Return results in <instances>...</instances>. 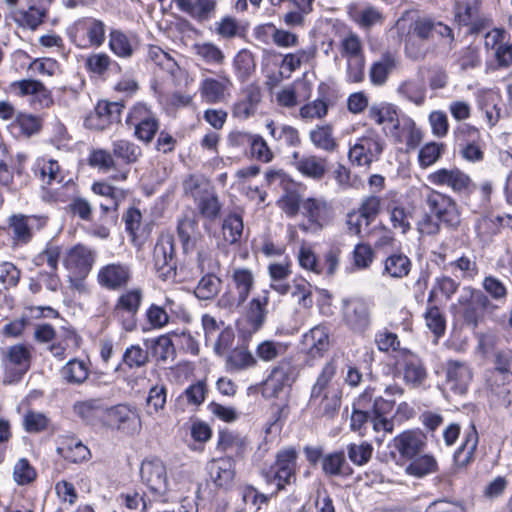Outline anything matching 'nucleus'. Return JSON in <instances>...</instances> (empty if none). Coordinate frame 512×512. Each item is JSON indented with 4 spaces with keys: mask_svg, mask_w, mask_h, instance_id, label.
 <instances>
[{
    "mask_svg": "<svg viewBox=\"0 0 512 512\" xmlns=\"http://www.w3.org/2000/svg\"><path fill=\"white\" fill-rule=\"evenodd\" d=\"M197 222L191 218H183L178 222L177 233L185 253L195 246Z\"/></svg>",
    "mask_w": 512,
    "mask_h": 512,
    "instance_id": "13d9d810",
    "label": "nucleus"
},
{
    "mask_svg": "<svg viewBox=\"0 0 512 512\" xmlns=\"http://www.w3.org/2000/svg\"><path fill=\"white\" fill-rule=\"evenodd\" d=\"M245 440L238 433L230 430H221L218 434L216 449L221 452H234L236 455L243 452Z\"/></svg>",
    "mask_w": 512,
    "mask_h": 512,
    "instance_id": "3c124183",
    "label": "nucleus"
},
{
    "mask_svg": "<svg viewBox=\"0 0 512 512\" xmlns=\"http://www.w3.org/2000/svg\"><path fill=\"white\" fill-rule=\"evenodd\" d=\"M438 470V463L432 455H422L414 458L406 467L407 474L418 478L435 473Z\"/></svg>",
    "mask_w": 512,
    "mask_h": 512,
    "instance_id": "603ef678",
    "label": "nucleus"
},
{
    "mask_svg": "<svg viewBox=\"0 0 512 512\" xmlns=\"http://www.w3.org/2000/svg\"><path fill=\"white\" fill-rule=\"evenodd\" d=\"M196 202L198 209L203 217L211 220L218 217L221 210V205L219 203L218 197L214 194L212 189H209Z\"/></svg>",
    "mask_w": 512,
    "mask_h": 512,
    "instance_id": "680f3d73",
    "label": "nucleus"
},
{
    "mask_svg": "<svg viewBox=\"0 0 512 512\" xmlns=\"http://www.w3.org/2000/svg\"><path fill=\"white\" fill-rule=\"evenodd\" d=\"M39 174L43 184L41 198L48 203L66 202L68 195L63 185V171L56 160H43L40 164Z\"/></svg>",
    "mask_w": 512,
    "mask_h": 512,
    "instance_id": "0eeeda50",
    "label": "nucleus"
},
{
    "mask_svg": "<svg viewBox=\"0 0 512 512\" xmlns=\"http://www.w3.org/2000/svg\"><path fill=\"white\" fill-rule=\"evenodd\" d=\"M297 452L294 448L280 450L276 460L269 468L262 469V476L267 483H276L277 492L296 481Z\"/></svg>",
    "mask_w": 512,
    "mask_h": 512,
    "instance_id": "20e7f679",
    "label": "nucleus"
},
{
    "mask_svg": "<svg viewBox=\"0 0 512 512\" xmlns=\"http://www.w3.org/2000/svg\"><path fill=\"white\" fill-rule=\"evenodd\" d=\"M287 349L288 346L284 343L265 340L258 344L256 348V355L260 360L270 362L283 356Z\"/></svg>",
    "mask_w": 512,
    "mask_h": 512,
    "instance_id": "4d7b16f0",
    "label": "nucleus"
},
{
    "mask_svg": "<svg viewBox=\"0 0 512 512\" xmlns=\"http://www.w3.org/2000/svg\"><path fill=\"white\" fill-rule=\"evenodd\" d=\"M31 364V353L23 344L10 346L4 352L2 366L4 370L3 383L16 384L28 372Z\"/></svg>",
    "mask_w": 512,
    "mask_h": 512,
    "instance_id": "6e6552de",
    "label": "nucleus"
},
{
    "mask_svg": "<svg viewBox=\"0 0 512 512\" xmlns=\"http://www.w3.org/2000/svg\"><path fill=\"white\" fill-rule=\"evenodd\" d=\"M105 24L103 21L84 17L77 20L71 28L72 41L80 48L100 47L105 41Z\"/></svg>",
    "mask_w": 512,
    "mask_h": 512,
    "instance_id": "9b49d317",
    "label": "nucleus"
},
{
    "mask_svg": "<svg viewBox=\"0 0 512 512\" xmlns=\"http://www.w3.org/2000/svg\"><path fill=\"white\" fill-rule=\"evenodd\" d=\"M390 222L395 230L406 234L411 230V222L413 219V212L411 209L401 205L393 206L390 211Z\"/></svg>",
    "mask_w": 512,
    "mask_h": 512,
    "instance_id": "5fc2aeb1",
    "label": "nucleus"
},
{
    "mask_svg": "<svg viewBox=\"0 0 512 512\" xmlns=\"http://www.w3.org/2000/svg\"><path fill=\"white\" fill-rule=\"evenodd\" d=\"M105 413L110 424L119 431L128 435H136L140 432L142 424L137 408L118 404L110 408L106 407Z\"/></svg>",
    "mask_w": 512,
    "mask_h": 512,
    "instance_id": "f8f14e48",
    "label": "nucleus"
},
{
    "mask_svg": "<svg viewBox=\"0 0 512 512\" xmlns=\"http://www.w3.org/2000/svg\"><path fill=\"white\" fill-rule=\"evenodd\" d=\"M88 363L77 358L70 359L61 369V378L70 385H81L89 377Z\"/></svg>",
    "mask_w": 512,
    "mask_h": 512,
    "instance_id": "e433bc0d",
    "label": "nucleus"
},
{
    "mask_svg": "<svg viewBox=\"0 0 512 512\" xmlns=\"http://www.w3.org/2000/svg\"><path fill=\"white\" fill-rule=\"evenodd\" d=\"M112 153L114 157L129 165L138 161L142 155V150L130 140L117 139L112 142Z\"/></svg>",
    "mask_w": 512,
    "mask_h": 512,
    "instance_id": "37998d69",
    "label": "nucleus"
},
{
    "mask_svg": "<svg viewBox=\"0 0 512 512\" xmlns=\"http://www.w3.org/2000/svg\"><path fill=\"white\" fill-rule=\"evenodd\" d=\"M336 364L334 361H328L321 369L315 383L311 388L310 396H317L325 392L338 391L332 384L336 375Z\"/></svg>",
    "mask_w": 512,
    "mask_h": 512,
    "instance_id": "a18cd8bd",
    "label": "nucleus"
},
{
    "mask_svg": "<svg viewBox=\"0 0 512 512\" xmlns=\"http://www.w3.org/2000/svg\"><path fill=\"white\" fill-rule=\"evenodd\" d=\"M491 390L499 403L504 406L512 404V373L505 371L492 378Z\"/></svg>",
    "mask_w": 512,
    "mask_h": 512,
    "instance_id": "49530a36",
    "label": "nucleus"
},
{
    "mask_svg": "<svg viewBox=\"0 0 512 512\" xmlns=\"http://www.w3.org/2000/svg\"><path fill=\"white\" fill-rule=\"evenodd\" d=\"M396 92L402 99L420 107L426 102L427 89L423 80L406 79L397 87Z\"/></svg>",
    "mask_w": 512,
    "mask_h": 512,
    "instance_id": "473e14b6",
    "label": "nucleus"
},
{
    "mask_svg": "<svg viewBox=\"0 0 512 512\" xmlns=\"http://www.w3.org/2000/svg\"><path fill=\"white\" fill-rule=\"evenodd\" d=\"M290 163L299 174L314 181L322 180L328 172L327 159L314 154L294 151Z\"/></svg>",
    "mask_w": 512,
    "mask_h": 512,
    "instance_id": "4468645a",
    "label": "nucleus"
},
{
    "mask_svg": "<svg viewBox=\"0 0 512 512\" xmlns=\"http://www.w3.org/2000/svg\"><path fill=\"white\" fill-rule=\"evenodd\" d=\"M137 47L136 37L127 35L121 30H112L109 33V48L120 58L132 57Z\"/></svg>",
    "mask_w": 512,
    "mask_h": 512,
    "instance_id": "c9c22d12",
    "label": "nucleus"
},
{
    "mask_svg": "<svg viewBox=\"0 0 512 512\" xmlns=\"http://www.w3.org/2000/svg\"><path fill=\"white\" fill-rule=\"evenodd\" d=\"M132 279V269L122 262L109 263L102 266L97 273L99 285L107 290H121L128 286Z\"/></svg>",
    "mask_w": 512,
    "mask_h": 512,
    "instance_id": "ddd939ff",
    "label": "nucleus"
},
{
    "mask_svg": "<svg viewBox=\"0 0 512 512\" xmlns=\"http://www.w3.org/2000/svg\"><path fill=\"white\" fill-rule=\"evenodd\" d=\"M95 259L96 253L94 250L78 244L68 250L63 263L74 274L86 276L92 269Z\"/></svg>",
    "mask_w": 512,
    "mask_h": 512,
    "instance_id": "aec40b11",
    "label": "nucleus"
},
{
    "mask_svg": "<svg viewBox=\"0 0 512 512\" xmlns=\"http://www.w3.org/2000/svg\"><path fill=\"white\" fill-rule=\"evenodd\" d=\"M105 411L106 405L101 398L77 401L73 405L74 414L89 424H93Z\"/></svg>",
    "mask_w": 512,
    "mask_h": 512,
    "instance_id": "f704fd0d",
    "label": "nucleus"
},
{
    "mask_svg": "<svg viewBox=\"0 0 512 512\" xmlns=\"http://www.w3.org/2000/svg\"><path fill=\"white\" fill-rule=\"evenodd\" d=\"M232 82L230 78L224 74H219L218 78L205 77L199 85V93L202 100L209 104H217L226 101L229 95Z\"/></svg>",
    "mask_w": 512,
    "mask_h": 512,
    "instance_id": "a211bd4d",
    "label": "nucleus"
},
{
    "mask_svg": "<svg viewBox=\"0 0 512 512\" xmlns=\"http://www.w3.org/2000/svg\"><path fill=\"white\" fill-rule=\"evenodd\" d=\"M256 358L247 347H235L226 356L225 368L230 373L241 372L255 367Z\"/></svg>",
    "mask_w": 512,
    "mask_h": 512,
    "instance_id": "72a5a7b5",
    "label": "nucleus"
},
{
    "mask_svg": "<svg viewBox=\"0 0 512 512\" xmlns=\"http://www.w3.org/2000/svg\"><path fill=\"white\" fill-rule=\"evenodd\" d=\"M308 136L316 149L327 153H333L339 146L337 139L334 137V128L329 123L316 125L309 131Z\"/></svg>",
    "mask_w": 512,
    "mask_h": 512,
    "instance_id": "2f4dec72",
    "label": "nucleus"
},
{
    "mask_svg": "<svg viewBox=\"0 0 512 512\" xmlns=\"http://www.w3.org/2000/svg\"><path fill=\"white\" fill-rule=\"evenodd\" d=\"M479 0H456L453 5L454 21L459 26H468L479 13Z\"/></svg>",
    "mask_w": 512,
    "mask_h": 512,
    "instance_id": "de8ad7c7",
    "label": "nucleus"
},
{
    "mask_svg": "<svg viewBox=\"0 0 512 512\" xmlns=\"http://www.w3.org/2000/svg\"><path fill=\"white\" fill-rule=\"evenodd\" d=\"M266 128L271 137L276 141L283 142L290 147H299L301 145L299 131L291 125H275L273 121H269L266 124Z\"/></svg>",
    "mask_w": 512,
    "mask_h": 512,
    "instance_id": "79ce46f5",
    "label": "nucleus"
},
{
    "mask_svg": "<svg viewBox=\"0 0 512 512\" xmlns=\"http://www.w3.org/2000/svg\"><path fill=\"white\" fill-rule=\"evenodd\" d=\"M244 224L242 216L238 213L228 214L222 223V236L224 244H218L219 253L228 256V245L240 242L243 234Z\"/></svg>",
    "mask_w": 512,
    "mask_h": 512,
    "instance_id": "cd10ccee",
    "label": "nucleus"
},
{
    "mask_svg": "<svg viewBox=\"0 0 512 512\" xmlns=\"http://www.w3.org/2000/svg\"><path fill=\"white\" fill-rule=\"evenodd\" d=\"M47 13V5L43 3L37 5L30 0L27 8L15 9L12 12V18L18 26L36 30L43 23Z\"/></svg>",
    "mask_w": 512,
    "mask_h": 512,
    "instance_id": "393cba45",
    "label": "nucleus"
},
{
    "mask_svg": "<svg viewBox=\"0 0 512 512\" xmlns=\"http://www.w3.org/2000/svg\"><path fill=\"white\" fill-rule=\"evenodd\" d=\"M12 127L19 129V136L30 137L40 131L42 119L32 114L20 113L17 114Z\"/></svg>",
    "mask_w": 512,
    "mask_h": 512,
    "instance_id": "6e6d98bb",
    "label": "nucleus"
},
{
    "mask_svg": "<svg viewBox=\"0 0 512 512\" xmlns=\"http://www.w3.org/2000/svg\"><path fill=\"white\" fill-rule=\"evenodd\" d=\"M302 350L313 359L322 358L330 347L329 329L316 325L302 336Z\"/></svg>",
    "mask_w": 512,
    "mask_h": 512,
    "instance_id": "412c9836",
    "label": "nucleus"
},
{
    "mask_svg": "<svg viewBox=\"0 0 512 512\" xmlns=\"http://www.w3.org/2000/svg\"><path fill=\"white\" fill-rule=\"evenodd\" d=\"M153 263L158 277L163 281L175 279L177 260L171 234L159 236L153 250Z\"/></svg>",
    "mask_w": 512,
    "mask_h": 512,
    "instance_id": "1a4fd4ad",
    "label": "nucleus"
},
{
    "mask_svg": "<svg viewBox=\"0 0 512 512\" xmlns=\"http://www.w3.org/2000/svg\"><path fill=\"white\" fill-rule=\"evenodd\" d=\"M123 108L124 105L120 102L99 101L85 118V126L89 129L105 130L120 120Z\"/></svg>",
    "mask_w": 512,
    "mask_h": 512,
    "instance_id": "2eb2a0df",
    "label": "nucleus"
},
{
    "mask_svg": "<svg viewBox=\"0 0 512 512\" xmlns=\"http://www.w3.org/2000/svg\"><path fill=\"white\" fill-rule=\"evenodd\" d=\"M123 221L125 223V230L131 238L134 245H140L139 230L142 223V214L139 209L130 207L123 214Z\"/></svg>",
    "mask_w": 512,
    "mask_h": 512,
    "instance_id": "052dcab7",
    "label": "nucleus"
},
{
    "mask_svg": "<svg viewBox=\"0 0 512 512\" xmlns=\"http://www.w3.org/2000/svg\"><path fill=\"white\" fill-rule=\"evenodd\" d=\"M425 435L417 430H407L393 439V447L404 458L416 457L425 447Z\"/></svg>",
    "mask_w": 512,
    "mask_h": 512,
    "instance_id": "b1692460",
    "label": "nucleus"
},
{
    "mask_svg": "<svg viewBox=\"0 0 512 512\" xmlns=\"http://www.w3.org/2000/svg\"><path fill=\"white\" fill-rule=\"evenodd\" d=\"M372 305L363 297L342 300V313L345 324L355 333H365L371 326Z\"/></svg>",
    "mask_w": 512,
    "mask_h": 512,
    "instance_id": "9d476101",
    "label": "nucleus"
},
{
    "mask_svg": "<svg viewBox=\"0 0 512 512\" xmlns=\"http://www.w3.org/2000/svg\"><path fill=\"white\" fill-rule=\"evenodd\" d=\"M316 54V48L307 47L297 50L294 53L284 55L281 61V68L290 73L299 69L303 64H308Z\"/></svg>",
    "mask_w": 512,
    "mask_h": 512,
    "instance_id": "8fccbe9b",
    "label": "nucleus"
},
{
    "mask_svg": "<svg viewBox=\"0 0 512 512\" xmlns=\"http://www.w3.org/2000/svg\"><path fill=\"white\" fill-rule=\"evenodd\" d=\"M399 64L395 53L384 52L381 57L374 61L369 69V78L373 86L381 87L386 84L390 74Z\"/></svg>",
    "mask_w": 512,
    "mask_h": 512,
    "instance_id": "bb28decb",
    "label": "nucleus"
},
{
    "mask_svg": "<svg viewBox=\"0 0 512 512\" xmlns=\"http://www.w3.org/2000/svg\"><path fill=\"white\" fill-rule=\"evenodd\" d=\"M422 217L417 222L421 235H436L441 230V223L456 229L460 225V211L456 201L444 193L425 187L420 193Z\"/></svg>",
    "mask_w": 512,
    "mask_h": 512,
    "instance_id": "f257e3e1",
    "label": "nucleus"
},
{
    "mask_svg": "<svg viewBox=\"0 0 512 512\" xmlns=\"http://www.w3.org/2000/svg\"><path fill=\"white\" fill-rule=\"evenodd\" d=\"M346 459L344 452H333L322 458V470L328 476H339L344 474Z\"/></svg>",
    "mask_w": 512,
    "mask_h": 512,
    "instance_id": "338daca9",
    "label": "nucleus"
},
{
    "mask_svg": "<svg viewBox=\"0 0 512 512\" xmlns=\"http://www.w3.org/2000/svg\"><path fill=\"white\" fill-rule=\"evenodd\" d=\"M406 352V350H404ZM427 377V371L422 360L407 351L404 365V379L407 383L417 387L420 386Z\"/></svg>",
    "mask_w": 512,
    "mask_h": 512,
    "instance_id": "a19ab883",
    "label": "nucleus"
},
{
    "mask_svg": "<svg viewBox=\"0 0 512 512\" xmlns=\"http://www.w3.org/2000/svg\"><path fill=\"white\" fill-rule=\"evenodd\" d=\"M426 326L436 336L441 337L445 333L446 320L441 310L436 306H429L424 314Z\"/></svg>",
    "mask_w": 512,
    "mask_h": 512,
    "instance_id": "e2e57ef3",
    "label": "nucleus"
},
{
    "mask_svg": "<svg viewBox=\"0 0 512 512\" xmlns=\"http://www.w3.org/2000/svg\"><path fill=\"white\" fill-rule=\"evenodd\" d=\"M295 380V369L288 359L281 360L265 381L264 391L271 397H277L286 386Z\"/></svg>",
    "mask_w": 512,
    "mask_h": 512,
    "instance_id": "6ab92c4d",
    "label": "nucleus"
},
{
    "mask_svg": "<svg viewBox=\"0 0 512 512\" xmlns=\"http://www.w3.org/2000/svg\"><path fill=\"white\" fill-rule=\"evenodd\" d=\"M142 481L156 495H163L168 489L166 467L159 459L144 460L140 467Z\"/></svg>",
    "mask_w": 512,
    "mask_h": 512,
    "instance_id": "dca6fc26",
    "label": "nucleus"
},
{
    "mask_svg": "<svg viewBox=\"0 0 512 512\" xmlns=\"http://www.w3.org/2000/svg\"><path fill=\"white\" fill-rule=\"evenodd\" d=\"M329 211V205L323 198H307L301 203V212L310 224L317 228L322 227Z\"/></svg>",
    "mask_w": 512,
    "mask_h": 512,
    "instance_id": "4c0bfd02",
    "label": "nucleus"
},
{
    "mask_svg": "<svg viewBox=\"0 0 512 512\" xmlns=\"http://www.w3.org/2000/svg\"><path fill=\"white\" fill-rule=\"evenodd\" d=\"M57 451L64 459L73 463L86 461L91 455L90 450L81 441L74 438L63 442L62 446L57 448Z\"/></svg>",
    "mask_w": 512,
    "mask_h": 512,
    "instance_id": "c03bdc74",
    "label": "nucleus"
},
{
    "mask_svg": "<svg viewBox=\"0 0 512 512\" xmlns=\"http://www.w3.org/2000/svg\"><path fill=\"white\" fill-rule=\"evenodd\" d=\"M384 148L383 137L377 130L369 128L354 142H350L348 159L353 166L369 169L374 162L380 160Z\"/></svg>",
    "mask_w": 512,
    "mask_h": 512,
    "instance_id": "7ed1b4c3",
    "label": "nucleus"
},
{
    "mask_svg": "<svg viewBox=\"0 0 512 512\" xmlns=\"http://www.w3.org/2000/svg\"><path fill=\"white\" fill-rule=\"evenodd\" d=\"M395 401L385 399L382 396H375V389L367 387L357 398L354 407L362 410H368L370 413H391Z\"/></svg>",
    "mask_w": 512,
    "mask_h": 512,
    "instance_id": "c756f323",
    "label": "nucleus"
},
{
    "mask_svg": "<svg viewBox=\"0 0 512 512\" xmlns=\"http://www.w3.org/2000/svg\"><path fill=\"white\" fill-rule=\"evenodd\" d=\"M207 471L214 485L229 489L235 478V462L231 457L213 459L207 464Z\"/></svg>",
    "mask_w": 512,
    "mask_h": 512,
    "instance_id": "5701e85b",
    "label": "nucleus"
},
{
    "mask_svg": "<svg viewBox=\"0 0 512 512\" xmlns=\"http://www.w3.org/2000/svg\"><path fill=\"white\" fill-rule=\"evenodd\" d=\"M446 385L455 394L463 395L467 392L472 380L469 365L460 360H448L445 365Z\"/></svg>",
    "mask_w": 512,
    "mask_h": 512,
    "instance_id": "f3484780",
    "label": "nucleus"
},
{
    "mask_svg": "<svg viewBox=\"0 0 512 512\" xmlns=\"http://www.w3.org/2000/svg\"><path fill=\"white\" fill-rule=\"evenodd\" d=\"M222 280L213 273H206L198 281L194 294L199 300L213 299L221 289Z\"/></svg>",
    "mask_w": 512,
    "mask_h": 512,
    "instance_id": "09e8293b",
    "label": "nucleus"
},
{
    "mask_svg": "<svg viewBox=\"0 0 512 512\" xmlns=\"http://www.w3.org/2000/svg\"><path fill=\"white\" fill-rule=\"evenodd\" d=\"M341 391L325 392L317 396H310L308 406L317 416L333 419L341 406Z\"/></svg>",
    "mask_w": 512,
    "mask_h": 512,
    "instance_id": "a878e982",
    "label": "nucleus"
},
{
    "mask_svg": "<svg viewBox=\"0 0 512 512\" xmlns=\"http://www.w3.org/2000/svg\"><path fill=\"white\" fill-rule=\"evenodd\" d=\"M30 217L24 215H12L8 220L9 233L13 243L18 246L28 244L32 239V230L29 224Z\"/></svg>",
    "mask_w": 512,
    "mask_h": 512,
    "instance_id": "ea45409f",
    "label": "nucleus"
},
{
    "mask_svg": "<svg viewBox=\"0 0 512 512\" xmlns=\"http://www.w3.org/2000/svg\"><path fill=\"white\" fill-rule=\"evenodd\" d=\"M147 58L170 73H174L178 68L176 61L170 56V54L156 45H150L148 47Z\"/></svg>",
    "mask_w": 512,
    "mask_h": 512,
    "instance_id": "774afa93",
    "label": "nucleus"
},
{
    "mask_svg": "<svg viewBox=\"0 0 512 512\" xmlns=\"http://www.w3.org/2000/svg\"><path fill=\"white\" fill-rule=\"evenodd\" d=\"M479 435L474 424H471L464 432V440L453 455L455 466L465 468L475 456Z\"/></svg>",
    "mask_w": 512,
    "mask_h": 512,
    "instance_id": "c85d7f7f",
    "label": "nucleus"
},
{
    "mask_svg": "<svg viewBox=\"0 0 512 512\" xmlns=\"http://www.w3.org/2000/svg\"><path fill=\"white\" fill-rule=\"evenodd\" d=\"M293 298L296 299L298 305L303 308H310L313 305L312 286L305 279H295L290 285V291Z\"/></svg>",
    "mask_w": 512,
    "mask_h": 512,
    "instance_id": "bf43d9fd",
    "label": "nucleus"
},
{
    "mask_svg": "<svg viewBox=\"0 0 512 512\" xmlns=\"http://www.w3.org/2000/svg\"><path fill=\"white\" fill-rule=\"evenodd\" d=\"M182 12L198 21L209 20L215 13V0H174Z\"/></svg>",
    "mask_w": 512,
    "mask_h": 512,
    "instance_id": "7c9ffc66",
    "label": "nucleus"
},
{
    "mask_svg": "<svg viewBox=\"0 0 512 512\" xmlns=\"http://www.w3.org/2000/svg\"><path fill=\"white\" fill-rule=\"evenodd\" d=\"M411 260L403 253H393L383 262L382 275L394 279H402L411 271Z\"/></svg>",
    "mask_w": 512,
    "mask_h": 512,
    "instance_id": "58836bf2",
    "label": "nucleus"
},
{
    "mask_svg": "<svg viewBox=\"0 0 512 512\" xmlns=\"http://www.w3.org/2000/svg\"><path fill=\"white\" fill-rule=\"evenodd\" d=\"M143 297V290L139 287H135L121 293L114 304L112 316L127 332L136 329L137 314L141 307Z\"/></svg>",
    "mask_w": 512,
    "mask_h": 512,
    "instance_id": "423d86ee",
    "label": "nucleus"
},
{
    "mask_svg": "<svg viewBox=\"0 0 512 512\" xmlns=\"http://www.w3.org/2000/svg\"><path fill=\"white\" fill-rule=\"evenodd\" d=\"M328 101L324 98H317L310 101L299 109V117L305 122L321 120L328 114Z\"/></svg>",
    "mask_w": 512,
    "mask_h": 512,
    "instance_id": "864d4df0",
    "label": "nucleus"
},
{
    "mask_svg": "<svg viewBox=\"0 0 512 512\" xmlns=\"http://www.w3.org/2000/svg\"><path fill=\"white\" fill-rule=\"evenodd\" d=\"M255 287V276L249 268L234 267L229 272L228 289L218 299L217 305L230 312L238 310L249 298Z\"/></svg>",
    "mask_w": 512,
    "mask_h": 512,
    "instance_id": "f03ea898",
    "label": "nucleus"
},
{
    "mask_svg": "<svg viewBox=\"0 0 512 512\" xmlns=\"http://www.w3.org/2000/svg\"><path fill=\"white\" fill-rule=\"evenodd\" d=\"M397 116L395 107L389 103L373 104L368 109V117L376 124L382 125L385 122H394Z\"/></svg>",
    "mask_w": 512,
    "mask_h": 512,
    "instance_id": "69168bd1",
    "label": "nucleus"
},
{
    "mask_svg": "<svg viewBox=\"0 0 512 512\" xmlns=\"http://www.w3.org/2000/svg\"><path fill=\"white\" fill-rule=\"evenodd\" d=\"M357 210L364 216L365 226H369L382 210V199L376 195L366 196Z\"/></svg>",
    "mask_w": 512,
    "mask_h": 512,
    "instance_id": "0e129e2a",
    "label": "nucleus"
},
{
    "mask_svg": "<svg viewBox=\"0 0 512 512\" xmlns=\"http://www.w3.org/2000/svg\"><path fill=\"white\" fill-rule=\"evenodd\" d=\"M428 180L438 186H448L455 193H464L469 191L472 180L459 168H441L431 173Z\"/></svg>",
    "mask_w": 512,
    "mask_h": 512,
    "instance_id": "4be33fe9",
    "label": "nucleus"
},
{
    "mask_svg": "<svg viewBox=\"0 0 512 512\" xmlns=\"http://www.w3.org/2000/svg\"><path fill=\"white\" fill-rule=\"evenodd\" d=\"M125 122L128 128L133 129V135L146 144L154 139L160 127L155 112L141 102L130 109Z\"/></svg>",
    "mask_w": 512,
    "mask_h": 512,
    "instance_id": "39448f33",
    "label": "nucleus"
}]
</instances>
